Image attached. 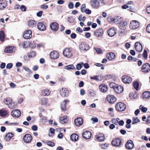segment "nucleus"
Returning <instances> with one entry per match:
<instances>
[{
	"label": "nucleus",
	"instance_id": "f257e3e1",
	"mask_svg": "<svg viewBox=\"0 0 150 150\" xmlns=\"http://www.w3.org/2000/svg\"><path fill=\"white\" fill-rule=\"evenodd\" d=\"M126 107V105L123 103L119 102L117 104L115 107L117 111H122L125 109Z\"/></svg>",
	"mask_w": 150,
	"mask_h": 150
},
{
	"label": "nucleus",
	"instance_id": "f03ea898",
	"mask_svg": "<svg viewBox=\"0 0 150 150\" xmlns=\"http://www.w3.org/2000/svg\"><path fill=\"white\" fill-rule=\"evenodd\" d=\"M139 26V22L136 20H133L130 22L129 27L131 29H135L138 28Z\"/></svg>",
	"mask_w": 150,
	"mask_h": 150
},
{
	"label": "nucleus",
	"instance_id": "7ed1b4c3",
	"mask_svg": "<svg viewBox=\"0 0 150 150\" xmlns=\"http://www.w3.org/2000/svg\"><path fill=\"white\" fill-rule=\"evenodd\" d=\"M64 56L67 57L69 58L72 56L71 50L69 48H65L63 52Z\"/></svg>",
	"mask_w": 150,
	"mask_h": 150
},
{
	"label": "nucleus",
	"instance_id": "20e7f679",
	"mask_svg": "<svg viewBox=\"0 0 150 150\" xmlns=\"http://www.w3.org/2000/svg\"><path fill=\"white\" fill-rule=\"evenodd\" d=\"M32 32L30 30H28L25 31L23 34V38L25 39H30L32 36Z\"/></svg>",
	"mask_w": 150,
	"mask_h": 150
},
{
	"label": "nucleus",
	"instance_id": "39448f33",
	"mask_svg": "<svg viewBox=\"0 0 150 150\" xmlns=\"http://www.w3.org/2000/svg\"><path fill=\"white\" fill-rule=\"evenodd\" d=\"M142 71L144 73H147L150 71V65L148 63L144 64L142 68Z\"/></svg>",
	"mask_w": 150,
	"mask_h": 150
},
{
	"label": "nucleus",
	"instance_id": "423d86ee",
	"mask_svg": "<svg viewBox=\"0 0 150 150\" xmlns=\"http://www.w3.org/2000/svg\"><path fill=\"white\" fill-rule=\"evenodd\" d=\"M50 27L52 31L56 32L58 29L59 25L56 22H52L50 24Z\"/></svg>",
	"mask_w": 150,
	"mask_h": 150
},
{
	"label": "nucleus",
	"instance_id": "0eeeda50",
	"mask_svg": "<svg viewBox=\"0 0 150 150\" xmlns=\"http://www.w3.org/2000/svg\"><path fill=\"white\" fill-rule=\"evenodd\" d=\"M11 115L14 117H18L21 115V112L18 109L13 110L11 112Z\"/></svg>",
	"mask_w": 150,
	"mask_h": 150
},
{
	"label": "nucleus",
	"instance_id": "6e6552de",
	"mask_svg": "<svg viewBox=\"0 0 150 150\" xmlns=\"http://www.w3.org/2000/svg\"><path fill=\"white\" fill-rule=\"evenodd\" d=\"M117 33V30L113 27L109 29L108 31V33L110 37H112L114 36Z\"/></svg>",
	"mask_w": 150,
	"mask_h": 150
},
{
	"label": "nucleus",
	"instance_id": "1a4fd4ad",
	"mask_svg": "<svg viewBox=\"0 0 150 150\" xmlns=\"http://www.w3.org/2000/svg\"><path fill=\"white\" fill-rule=\"evenodd\" d=\"M32 137L29 134H26L23 137V139L24 141L26 143H29L32 141Z\"/></svg>",
	"mask_w": 150,
	"mask_h": 150
},
{
	"label": "nucleus",
	"instance_id": "9d476101",
	"mask_svg": "<svg viewBox=\"0 0 150 150\" xmlns=\"http://www.w3.org/2000/svg\"><path fill=\"white\" fill-rule=\"evenodd\" d=\"M122 79L123 82L126 83H129L132 81V79L129 76L124 75L122 77Z\"/></svg>",
	"mask_w": 150,
	"mask_h": 150
},
{
	"label": "nucleus",
	"instance_id": "9b49d317",
	"mask_svg": "<svg viewBox=\"0 0 150 150\" xmlns=\"http://www.w3.org/2000/svg\"><path fill=\"white\" fill-rule=\"evenodd\" d=\"M108 101L110 103H114L116 100V98L114 96L109 95L107 97Z\"/></svg>",
	"mask_w": 150,
	"mask_h": 150
},
{
	"label": "nucleus",
	"instance_id": "f8f14e48",
	"mask_svg": "<svg viewBox=\"0 0 150 150\" xmlns=\"http://www.w3.org/2000/svg\"><path fill=\"white\" fill-rule=\"evenodd\" d=\"M79 48L81 50L86 51L89 49V46L84 42H82L79 45Z\"/></svg>",
	"mask_w": 150,
	"mask_h": 150
},
{
	"label": "nucleus",
	"instance_id": "ddd939ff",
	"mask_svg": "<svg viewBox=\"0 0 150 150\" xmlns=\"http://www.w3.org/2000/svg\"><path fill=\"white\" fill-rule=\"evenodd\" d=\"M112 144L116 146H119L121 144V141L120 138L114 139L112 142Z\"/></svg>",
	"mask_w": 150,
	"mask_h": 150
},
{
	"label": "nucleus",
	"instance_id": "4468645a",
	"mask_svg": "<svg viewBox=\"0 0 150 150\" xmlns=\"http://www.w3.org/2000/svg\"><path fill=\"white\" fill-rule=\"evenodd\" d=\"M92 7L93 8H97L100 6L98 0H91V1Z\"/></svg>",
	"mask_w": 150,
	"mask_h": 150
},
{
	"label": "nucleus",
	"instance_id": "2eb2a0df",
	"mask_svg": "<svg viewBox=\"0 0 150 150\" xmlns=\"http://www.w3.org/2000/svg\"><path fill=\"white\" fill-rule=\"evenodd\" d=\"M50 56L51 59H54L58 58L59 57L58 53L56 51L51 52L50 53Z\"/></svg>",
	"mask_w": 150,
	"mask_h": 150
},
{
	"label": "nucleus",
	"instance_id": "dca6fc26",
	"mask_svg": "<svg viewBox=\"0 0 150 150\" xmlns=\"http://www.w3.org/2000/svg\"><path fill=\"white\" fill-rule=\"evenodd\" d=\"M74 123L77 126H80L83 123V120L80 117H78L74 120Z\"/></svg>",
	"mask_w": 150,
	"mask_h": 150
},
{
	"label": "nucleus",
	"instance_id": "f3484780",
	"mask_svg": "<svg viewBox=\"0 0 150 150\" xmlns=\"http://www.w3.org/2000/svg\"><path fill=\"white\" fill-rule=\"evenodd\" d=\"M91 136V133L89 131L84 132L82 133V137L85 139H89Z\"/></svg>",
	"mask_w": 150,
	"mask_h": 150
},
{
	"label": "nucleus",
	"instance_id": "a211bd4d",
	"mask_svg": "<svg viewBox=\"0 0 150 150\" xmlns=\"http://www.w3.org/2000/svg\"><path fill=\"white\" fill-rule=\"evenodd\" d=\"M135 48L136 50L138 52H141L142 50V47L141 44L137 42L135 44Z\"/></svg>",
	"mask_w": 150,
	"mask_h": 150
},
{
	"label": "nucleus",
	"instance_id": "6ab92c4d",
	"mask_svg": "<svg viewBox=\"0 0 150 150\" xmlns=\"http://www.w3.org/2000/svg\"><path fill=\"white\" fill-rule=\"evenodd\" d=\"M125 146L126 148L128 149H132L134 147V144L132 141L131 140L127 141L126 143Z\"/></svg>",
	"mask_w": 150,
	"mask_h": 150
},
{
	"label": "nucleus",
	"instance_id": "aec40b11",
	"mask_svg": "<svg viewBox=\"0 0 150 150\" xmlns=\"http://www.w3.org/2000/svg\"><path fill=\"white\" fill-rule=\"evenodd\" d=\"M99 88L100 91L103 93H105L107 91V85L104 84H101L99 86Z\"/></svg>",
	"mask_w": 150,
	"mask_h": 150
},
{
	"label": "nucleus",
	"instance_id": "412c9836",
	"mask_svg": "<svg viewBox=\"0 0 150 150\" xmlns=\"http://www.w3.org/2000/svg\"><path fill=\"white\" fill-rule=\"evenodd\" d=\"M114 90L117 93H121L123 91V87L121 86L117 85L115 88Z\"/></svg>",
	"mask_w": 150,
	"mask_h": 150
},
{
	"label": "nucleus",
	"instance_id": "4be33fe9",
	"mask_svg": "<svg viewBox=\"0 0 150 150\" xmlns=\"http://www.w3.org/2000/svg\"><path fill=\"white\" fill-rule=\"evenodd\" d=\"M13 136L14 134L13 133L10 132L8 133L4 136V139L6 141H9Z\"/></svg>",
	"mask_w": 150,
	"mask_h": 150
},
{
	"label": "nucleus",
	"instance_id": "5701e85b",
	"mask_svg": "<svg viewBox=\"0 0 150 150\" xmlns=\"http://www.w3.org/2000/svg\"><path fill=\"white\" fill-rule=\"evenodd\" d=\"M60 93L61 96L63 97L68 96V91L66 88H62L60 91Z\"/></svg>",
	"mask_w": 150,
	"mask_h": 150
},
{
	"label": "nucleus",
	"instance_id": "b1692460",
	"mask_svg": "<svg viewBox=\"0 0 150 150\" xmlns=\"http://www.w3.org/2000/svg\"><path fill=\"white\" fill-rule=\"evenodd\" d=\"M69 100H64L63 101L60 105L62 111H65L66 110V105L67 102H69Z\"/></svg>",
	"mask_w": 150,
	"mask_h": 150
},
{
	"label": "nucleus",
	"instance_id": "393cba45",
	"mask_svg": "<svg viewBox=\"0 0 150 150\" xmlns=\"http://www.w3.org/2000/svg\"><path fill=\"white\" fill-rule=\"evenodd\" d=\"M96 36L98 37H101L103 33V31L102 29L97 30L94 33Z\"/></svg>",
	"mask_w": 150,
	"mask_h": 150
},
{
	"label": "nucleus",
	"instance_id": "a878e982",
	"mask_svg": "<svg viewBox=\"0 0 150 150\" xmlns=\"http://www.w3.org/2000/svg\"><path fill=\"white\" fill-rule=\"evenodd\" d=\"M28 24L30 27L33 28L36 26V22L34 20H30L28 21Z\"/></svg>",
	"mask_w": 150,
	"mask_h": 150
},
{
	"label": "nucleus",
	"instance_id": "bb28decb",
	"mask_svg": "<svg viewBox=\"0 0 150 150\" xmlns=\"http://www.w3.org/2000/svg\"><path fill=\"white\" fill-rule=\"evenodd\" d=\"M7 1L6 0L0 1V9H3L7 6Z\"/></svg>",
	"mask_w": 150,
	"mask_h": 150
},
{
	"label": "nucleus",
	"instance_id": "cd10ccee",
	"mask_svg": "<svg viewBox=\"0 0 150 150\" xmlns=\"http://www.w3.org/2000/svg\"><path fill=\"white\" fill-rule=\"evenodd\" d=\"M37 26L38 29L41 31H44L46 29L45 26L42 23L40 22L38 23Z\"/></svg>",
	"mask_w": 150,
	"mask_h": 150
},
{
	"label": "nucleus",
	"instance_id": "c85d7f7f",
	"mask_svg": "<svg viewBox=\"0 0 150 150\" xmlns=\"http://www.w3.org/2000/svg\"><path fill=\"white\" fill-rule=\"evenodd\" d=\"M96 137L97 140L100 142L104 141L105 139V136L103 134H99Z\"/></svg>",
	"mask_w": 150,
	"mask_h": 150
},
{
	"label": "nucleus",
	"instance_id": "c756f323",
	"mask_svg": "<svg viewBox=\"0 0 150 150\" xmlns=\"http://www.w3.org/2000/svg\"><path fill=\"white\" fill-rule=\"evenodd\" d=\"M68 120V118L67 116L60 117L59 120L62 124H64L67 122Z\"/></svg>",
	"mask_w": 150,
	"mask_h": 150
},
{
	"label": "nucleus",
	"instance_id": "7c9ffc66",
	"mask_svg": "<svg viewBox=\"0 0 150 150\" xmlns=\"http://www.w3.org/2000/svg\"><path fill=\"white\" fill-rule=\"evenodd\" d=\"M50 93V91L47 89H43L41 91V95L44 96H48Z\"/></svg>",
	"mask_w": 150,
	"mask_h": 150
},
{
	"label": "nucleus",
	"instance_id": "2f4dec72",
	"mask_svg": "<svg viewBox=\"0 0 150 150\" xmlns=\"http://www.w3.org/2000/svg\"><path fill=\"white\" fill-rule=\"evenodd\" d=\"M142 97L144 99H148L150 98V92L145 91L142 94Z\"/></svg>",
	"mask_w": 150,
	"mask_h": 150
},
{
	"label": "nucleus",
	"instance_id": "473e14b6",
	"mask_svg": "<svg viewBox=\"0 0 150 150\" xmlns=\"http://www.w3.org/2000/svg\"><path fill=\"white\" fill-rule=\"evenodd\" d=\"M107 56L109 60H112L115 58V55L114 53L110 52L109 54H107Z\"/></svg>",
	"mask_w": 150,
	"mask_h": 150
},
{
	"label": "nucleus",
	"instance_id": "72a5a7b5",
	"mask_svg": "<svg viewBox=\"0 0 150 150\" xmlns=\"http://www.w3.org/2000/svg\"><path fill=\"white\" fill-rule=\"evenodd\" d=\"M13 49L12 47L9 46L6 47L4 50L5 53H11L13 52Z\"/></svg>",
	"mask_w": 150,
	"mask_h": 150
},
{
	"label": "nucleus",
	"instance_id": "f704fd0d",
	"mask_svg": "<svg viewBox=\"0 0 150 150\" xmlns=\"http://www.w3.org/2000/svg\"><path fill=\"white\" fill-rule=\"evenodd\" d=\"M78 135L76 134H73L70 137L71 139L74 142H76L78 140Z\"/></svg>",
	"mask_w": 150,
	"mask_h": 150
},
{
	"label": "nucleus",
	"instance_id": "c9c22d12",
	"mask_svg": "<svg viewBox=\"0 0 150 150\" xmlns=\"http://www.w3.org/2000/svg\"><path fill=\"white\" fill-rule=\"evenodd\" d=\"M42 104L43 105H49V101L47 99L45 98H43L41 99Z\"/></svg>",
	"mask_w": 150,
	"mask_h": 150
},
{
	"label": "nucleus",
	"instance_id": "e433bc0d",
	"mask_svg": "<svg viewBox=\"0 0 150 150\" xmlns=\"http://www.w3.org/2000/svg\"><path fill=\"white\" fill-rule=\"evenodd\" d=\"M12 102V99L9 98L4 99V103L6 105L10 104Z\"/></svg>",
	"mask_w": 150,
	"mask_h": 150
},
{
	"label": "nucleus",
	"instance_id": "4c0bfd02",
	"mask_svg": "<svg viewBox=\"0 0 150 150\" xmlns=\"http://www.w3.org/2000/svg\"><path fill=\"white\" fill-rule=\"evenodd\" d=\"M8 113L6 110H0V116H4L7 115Z\"/></svg>",
	"mask_w": 150,
	"mask_h": 150
},
{
	"label": "nucleus",
	"instance_id": "58836bf2",
	"mask_svg": "<svg viewBox=\"0 0 150 150\" xmlns=\"http://www.w3.org/2000/svg\"><path fill=\"white\" fill-rule=\"evenodd\" d=\"M64 68L67 70L74 69L75 67L73 65H69L65 66Z\"/></svg>",
	"mask_w": 150,
	"mask_h": 150
},
{
	"label": "nucleus",
	"instance_id": "ea45409f",
	"mask_svg": "<svg viewBox=\"0 0 150 150\" xmlns=\"http://www.w3.org/2000/svg\"><path fill=\"white\" fill-rule=\"evenodd\" d=\"M5 36L4 32L1 31L0 32V39L2 42H4Z\"/></svg>",
	"mask_w": 150,
	"mask_h": 150
},
{
	"label": "nucleus",
	"instance_id": "a19ab883",
	"mask_svg": "<svg viewBox=\"0 0 150 150\" xmlns=\"http://www.w3.org/2000/svg\"><path fill=\"white\" fill-rule=\"evenodd\" d=\"M140 122V120L137 117H133L132 118V124H133L138 123Z\"/></svg>",
	"mask_w": 150,
	"mask_h": 150
},
{
	"label": "nucleus",
	"instance_id": "79ce46f5",
	"mask_svg": "<svg viewBox=\"0 0 150 150\" xmlns=\"http://www.w3.org/2000/svg\"><path fill=\"white\" fill-rule=\"evenodd\" d=\"M133 86L134 88L137 90H138L139 89V83L137 81H134L133 83Z\"/></svg>",
	"mask_w": 150,
	"mask_h": 150
},
{
	"label": "nucleus",
	"instance_id": "37998d69",
	"mask_svg": "<svg viewBox=\"0 0 150 150\" xmlns=\"http://www.w3.org/2000/svg\"><path fill=\"white\" fill-rule=\"evenodd\" d=\"M100 146L101 148L105 149L107 148V147L109 146V145L108 144L106 143L102 144L100 145Z\"/></svg>",
	"mask_w": 150,
	"mask_h": 150
},
{
	"label": "nucleus",
	"instance_id": "c03bdc74",
	"mask_svg": "<svg viewBox=\"0 0 150 150\" xmlns=\"http://www.w3.org/2000/svg\"><path fill=\"white\" fill-rule=\"evenodd\" d=\"M139 109L142 110L143 112H146L147 110V108L146 107H144L142 105H141L139 107Z\"/></svg>",
	"mask_w": 150,
	"mask_h": 150
},
{
	"label": "nucleus",
	"instance_id": "a18cd8bd",
	"mask_svg": "<svg viewBox=\"0 0 150 150\" xmlns=\"http://www.w3.org/2000/svg\"><path fill=\"white\" fill-rule=\"evenodd\" d=\"M46 143L48 145L51 146H54L55 145V144L51 141H46Z\"/></svg>",
	"mask_w": 150,
	"mask_h": 150
},
{
	"label": "nucleus",
	"instance_id": "49530a36",
	"mask_svg": "<svg viewBox=\"0 0 150 150\" xmlns=\"http://www.w3.org/2000/svg\"><path fill=\"white\" fill-rule=\"evenodd\" d=\"M117 85L113 82H111L109 84L110 87L111 88H113L114 89Z\"/></svg>",
	"mask_w": 150,
	"mask_h": 150
},
{
	"label": "nucleus",
	"instance_id": "de8ad7c7",
	"mask_svg": "<svg viewBox=\"0 0 150 150\" xmlns=\"http://www.w3.org/2000/svg\"><path fill=\"white\" fill-rule=\"evenodd\" d=\"M137 96L136 94L133 93H131L129 95L130 98L132 99L135 98Z\"/></svg>",
	"mask_w": 150,
	"mask_h": 150
},
{
	"label": "nucleus",
	"instance_id": "09e8293b",
	"mask_svg": "<svg viewBox=\"0 0 150 150\" xmlns=\"http://www.w3.org/2000/svg\"><path fill=\"white\" fill-rule=\"evenodd\" d=\"M29 57H34L35 55V52H30L29 54Z\"/></svg>",
	"mask_w": 150,
	"mask_h": 150
},
{
	"label": "nucleus",
	"instance_id": "8fccbe9b",
	"mask_svg": "<svg viewBox=\"0 0 150 150\" xmlns=\"http://www.w3.org/2000/svg\"><path fill=\"white\" fill-rule=\"evenodd\" d=\"M143 55L144 58L146 59L147 57V51L146 50H144V52L143 54Z\"/></svg>",
	"mask_w": 150,
	"mask_h": 150
},
{
	"label": "nucleus",
	"instance_id": "3c124183",
	"mask_svg": "<svg viewBox=\"0 0 150 150\" xmlns=\"http://www.w3.org/2000/svg\"><path fill=\"white\" fill-rule=\"evenodd\" d=\"M68 7L70 9H72L74 7L73 3L71 2H70L68 3Z\"/></svg>",
	"mask_w": 150,
	"mask_h": 150
},
{
	"label": "nucleus",
	"instance_id": "603ef678",
	"mask_svg": "<svg viewBox=\"0 0 150 150\" xmlns=\"http://www.w3.org/2000/svg\"><path fill=\"white\" fill-rule=\"evenodd\" d=\"M97 52L98 54H102L103 53L102 50L100 48H97L96 49Z\"/></svg>",
	"mask_w": 150,
	"mask_h": 150
},
{
	"label": "nucleus",
	"instance_id": "864d4df0",
	"mask_svg": "<svg viewBox=\"0 0 150 150\" xmlns=\"http://www.w3.org/2000/svg\"><path fill=\"white\" fill-rule=\"evenodd\" d=\"M91 120H92L93 123L96 122L98 121V119L96 117L92 118H91Z\"/></svg>",
	"mask_w": 150,
	"mask_h": 150
},
{
	"label": "nucleus",
	"instance_id": "5fc2aeb1",
	"mask_svg": "<svg viewBox=\"0 0 150 150\" xmlns=\"http://www.w3.org/2000/svg\"><path fill=\"white\" fill-rule=\"evenodd\" d=\"M84 12L88 14H90L91 13V11L88 9H86L85 10Z\"/></svg>",
	"mask_w": 150,
	"mask_h": 150
},
{
	"label": "nucleus",
	"instance_id": "6e6d98bb",
	"mask_svg": "<svg viewBox=\"0 0 150 150\" xmlns=\"http://www.w3.org/2000/svg\"><path fill=\"white\" fill-rule=\"evenodd\" d=\"M13 66V64L12 63H10L8 64L6 66V68L8 69H10Z\"/></svg>",
	"mask_w": 150,
	"mask_h": 150
},
{
	"label": "nucleus",
	"instance_id": "4d7b16f0",
	"mask_svg": "<svg viewBox=\"0 0 150 150\" xmlns=\"http://www.w3.org/2000/svg\"><path fill=\"white\" fill-rule=\"evenodd\" d=\"M112 122L115 125H117V123H118L117 120H116L115 118H113L112 119Z\"/></svg>",
	"mask_w": 150,
	"mask_h": 150
},
{
	"label": "nucleus",
	"instance_id": "13d9d810",
	"mask_svg": "<svg viewBox=\"0 0 150 150\" xmlns=\"http://www.w3.org/2000/svg\"><path fill=\"white\" fill-rule=\"evenodd\" d=\"M82 66L81 64H78L76 66V68L77 70H79L81 69Z\"/></svg>",
	"mask_w": 150,
	"mask_h": 150
},
{
	"label": "nucleus",
	"instance_id": "bf43d9fd",
	"mask_svg": "<svg viewBox=\"0 0 150 150\" xmlns=\"http://www.w3.org/2000/svg\"><path fill=\"white\" fill-rule=\"evenodd\" d=\"M74 19L72 17H69L68 19V21L70 23H72L74 22Z\"/></svg>",
	"mask_w": 150,
	"mask_h": 150
},
{
	"label": "nucleus",
	"instance_id": "052dcab7",
	"mask_svg": "<svg viewBox=\"0 0 150 150\" xmlns=\"http://www.w3.org/2000/svg\"><path fill=\"white\" fill-rule=\"evenodd\" d=\"M20 9L22 11H26V8L25 6L22 5L20 7Z\"/></svg>",
	"mask_w": 150,
	"mask_h": 150
},
{
	"label": "nucleus",
	"instance_id": "680f3d73",
	"mask_svg": "<svg viewBox=\"0 0 150 150\" xmlns=\"http://www.w3.org/2000/svg\"><path fill=\"white\" fill-rule=\"evenodd\" d=\"M146 31L147 32L150 33V24L147 25L146 28Z\"/></svg>",
	"mask_w": 150,
	"mask_h": 150
},
{
	"label": "nucleus",
	"instance_id": "e2e57ef3",
	"mask_svg": "<svg viewBox=\"0 0 150 150\" xmlns=\"http://www.w3.org/2000/svg\"><path fill=\"white\" fill-rule=\"evenodd\" d=\"M31 128L33 131H37L38 129L37 127L35 125L32 126Z\"/></svg>",
	"mask_w": 150,
	"mask_h": 150
},
{
	"label": "nucleus",
	"instance_id": "0e129e2a",
	"mask_svg": "<svg viewBox=\"0 0 150 150\" xmlns=\"http://www.w3.org/2000/svg\"><path fill=\"white\" fill-rule=\"evenodd\" d=\"M90 78L91 79L95 80L96 81H98L99 80L98 77L96 76L93 77L91 76Z\"/></svg>",
	"mask_w": 150,
	"mask_h": 150
},
{
	"label": "nucleus",
	"instance_id": "69168bd1",
	"mask_svg": "<svg viewBox=\"0 0 150 150\" xmlns=\"http://www.w3.org/2000/svg\"><path fill=\"white\" fill-rule=\"evenodd\" d=\"M64 1L63 0H59L57 2V3L59 4H64Z\"/></svg>",
	"mask_w": 150,
	"mask_h": 150
},
{
	"label": "nucleus",
	"instance_id": "338daca9",
	"mask_svg": "<svg viewBox=\"0 0 150 150\" xmlns=\"http://www.w3.org/2000/svg\"><path fill=\"white\" fill-rule=\"evenodd\" d=\"M118 123L120 126H123L124 124V121L122 120L119 121Z\"/></svg>",
	"mask_w": 150,
	"mask_h": 150
},
{
	"label": "nucleus",
	"instance_id": "774afa93",
	"mask_svg": "<svg viewBox=\"0 0 150 150\" xmlns=\"http://www.w3.org/2000/svg\"><path fill=\"white\" fill-rule=\"evenodd\" d=\"M146 11L148 13L150 14V6L146 8Z\"/></svg>",
	"mask_w": 150,
	"mask_h": 150
}]
</instances>
